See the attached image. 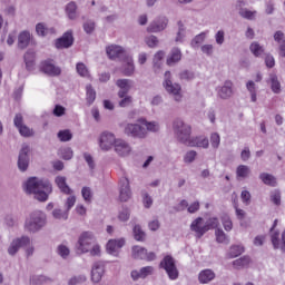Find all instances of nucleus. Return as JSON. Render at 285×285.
Instances as JSON below:
<instances>
[{"mask_svg":"<svg viewBox=\"0 0 285 285\" xmlns=\"http://www.w3.org/2000/svg\"><path fill=\"white\" fill-rule=\"evenodd\" d=\"M106 52H107L109 59H111V60L126 59V57H128L126 49H124V47L117 46V45H111V46L107 47Z\"/></svg>","mask_w":285,"mask_h":285,"instance_id":"ddd939ff","label":"nucleus"},{"mask_svg":"<svg viewBox=\"0 0 285 285\" xmlns=\"http://www.w3.org/2000/svg\"><path fill=\"white\" fill-rule=\"evenodd\" d=\"M95 242L97 239L95 238V234L90 232H85L79 236L78 244H77V250L80 253V255H83V253H90V248H92Z\"/></svg>","mask_w":285,"mask_h":285,"instance_id":"7ed1b4c3","label":"nucleus"},{"mask_svg":"<svg viewBox=\"0 0 285 285\" xmlns=\"http://www.w3.org/2000/svg\"><path fill=\"white\" fill-rule=\"evenodd\" d=\"M30 167V146L23 145L18 156V170L26 173Z\"/></svg>","mask_w":285,"mask_h":285,"instance_id":"1a4fd4ad","label":"nucleus"},{"mask_svg":"<svg viewBox=\"0 0 285 285\" xmlns=\"http://www.w3.org/2000/svg\"><path fill=\"white\" fill-rule=\"evenodd\" d=\"M52 217L53 219L66 222L68 219V209L63 210V209L56 208L52 210Z\"/></svg>","mask_w":285,"mask_h":285,"instance_id":"de8ad7c7","label":"nucleus"},{"mask_svg":"<svg viewBox=\"0 0 285 285\" xmlns=\"http://www.w3.org/2000/svg\"><path fill=\"white\" fill-rule=\"evenodd\" d=\"M138 121L142 124L147 135L148 132H159V125L156 121H147L144 118H140Z\"/></svg>","mask_w":285,"mask_h":285,"instance_id":"f704fd0d","label":"nucleus"},{"mask_svg":"<svg viewBox=\"0 0 285 285\" xmlns=\"http://www.w3.org/2000/svg\"><path fill=\"white\" fill-rule=\"evenodd\" d=\"M166 92L170 95L177 104L184 99V95H181V85L177 82H173L170 71L165 72V80L163 83Z\"/></svg>","mask_w":285,"mask_h":285,"instance_id":"f03ea898","label":"nucleus"},{"mask_svg":"<svg viewBox=\"0 0 285 285\" xmlns=\"http://www.w3.org/2000/svg\"><path fill=\"white\" fill-rule=\"evenodd\" d=\"M52 194V184L48 178H40L37 181V199L38 202H48V197Z\"/></svg>","mask_w":285,"mask_h":285,"instance_id":"20e7f679","label":"nucleus"},{"mask_svg":"<svg viewBox=\"0 0 285 285\" xmlns=\"http://www.w3.org/2000/svg\"><path fill=\"white\" fill-rule=\"evenodd\" d=\"M40 70L48 77H61V67L55 65V60L48 59L40 63Z\"/></svg>","mask_w":285,"mask_h":285,"instance_id":"9d476101","label":"nucleus"},{"mask_svg":"<svg viewBox=\"0 0 285 285\" xmlns=\"http://www.w3.org/2000/svg\"><path fill=\"white\" fill-rule=\"evenodd\" d=\"M35 40L32 39V35L30 31H21L18 36V48L20 50H26L29 46H32Z\"/></svg>","mask_w":285,"mask_h":285,"instance_id":"aec40b11","label":"nucleus"},{"mask_svg":"<svg viewBox=\"0 0 285 285\" xmlns=\"http://www.w3.org/2000/svg\"><path fill=\"white\" fill-rule=\"evenodd\" d=\"M59 155H60L61 159H65L66 161H70V159H72L75 153L72 151V148L63 147V148H60Z\"/></svg>","mask_w":285,"mask_h":285,"instance_id":"09e8293b","label":"nucleus"},{"mask_svg":"<svg viewBox=\"0 0 285 285\" xmlns=\"http://www.w3.org/2000/svg\"><path fill=\"white\" fill-rule=\"evenodd\" d=\"M236 176L240 179H247V177H250V167L246 165H239L236 168Z\"/></svg>","mask_w":285,"mask_h":285,"instance_id":"ea45409f","label":"nucleus"},{"mask_svg":"<svg viewBox=\"0 0 285 285\" xmlns=\"http://www.w3.org/2000/svg\"><path fill=\"white\" fill-rule=\"evenodd\" d=\"M104 273H105L104 263L96 262L91 268V281L95 284H99L101 282V278L104 277Z\"/></svg>","mask_w":285,"mask_h":285,"instance_id":"4be33fe9","label":"nucleus"},{"mask_svg":"<svg viewBox=\"0 0 285 285\" xmlns=\"http://www.w3.org/2000/svg\"><path fill=\"white\" fill-rule=\"evenodd\" d=\"M246 89L250 95V99L253 104H255V101H257V85H255V81L253 80L247 81Z\"/></svg>","mask_w":285,"mask_h":285,"instance_id":"a19ab883","label":"nucleus"},{"mask_svg":"<svg viewBox=\"0 0 285 285\" xmlns=\"http://www.w3.org/2000/svg\"><path fill=\"white\" fill-rule=\"evenodd\" d=\"M272 244L274 248H282L285 252V232L282 233V242H279V232L272 234Z\"/></svg>","mask_w":285,"mask_h":285,"instance_id":"72a5a7b5","label":"nucleus"},{"mask_svg":"<svg viewBox=\"0 0 285 285\" xmlns=\"http://www.w3.org/2000/svg\"><path fill=\"white\" fill-rule=\"evenodd\" d=\"M250 264V257L244 256L234 261L235 268H246Z\"/></svg>","mask_w":285,"mask_h":285,"instance_id":"3c124183","label":"nucleus"},{"mask_svg":"<svg viewBox=\"0 0 285 285\" xmlns=\"http://www.w3.org/2000/svg\"><path fill=\"white\" fill-rule=\"evenodd\" d=\"M197 159V153L195 150H188L184 155V164H193Z\"/></svg>","mask_w":285,"mask_h":285,"instance_id":"6e6d98bb","label":"nucleus"},{"mask_svg":"<svg viewBox=\"0 0 285 285\" xmlns=\"http://www.w3.org/2000/svg\"><path fill=\"white\" fill-rule=\"evenodd\" d=\"M86 282V275H78L73 276L69 279L68 284L69 285H77V284H83Z\"/></svg>","mask_w":285,"mask_h":285,"instance_id":"774afa93","label":"nucleus"},{"mask_svg":"<svg viewBox=\"0 0 285 285\" xmlns=\"http://www.w3.org/2000/svg\"><path fill=\"white\" fill-rule=\"evenodd\" d=\"M115 153L119 157H128L130 153H132V147H130V144H128L126 140L118 139L116 141V145H114Z\"/></svg>","mask_w":285,"mask_h":285,"instance_id":"a211bd4d","label":"nucleus"},{"mask_svg":"<svg viewBox=\"0 0 285 285\" xmlns=\"http://www.w3.org/2000/svg\"><path fill=\"white\" fill-rule=\"evenodd\" d=\"M173 130L179 144H184V146L190 144V139H193V137H190L193 128L190 125L184 122L181 118H176L173 121Z\"/></svg>","mask_w":285,"mask_h":285,"instance_id":"f257e3e1","label":"nucleus"},{"mask_svg":"<svg viewBox=\"0 0 285 285\" xmlns=\"http://www.w3.org/2000/svg\"><path fill=\"white\" fill-rule=\"evenodd\" d=\"M187 146H189V148L208 149V147L210 146V141L208 140V138L204 136H197V137H191Z\"/></svg>","mask_w":285,"mask_h":285,"instance_id":"b1692460","label":"nucleus"},{"mask_svg":"<svg viewBox=\"0 0 285 285\" xmlns=\"http://www.w3.org/2000/svg\"><path fill=\"white\" fill-rule=\"evenodd\" d=\"M206 40V32L197 35L190 42L191 48H199L200 43H204Z\"/></svg>","mask_w":285,"mask_h":285,"instance_id":"864d4df0","label":"nucleus"},{"mask_svg":"<svg viewBox=\"0 0 285 285\" xmlns=\"http://www.w3.org/2000/svg\"><path fill=\"white\" fill-rule=\"evenodd\" d=\"M179 61H181V50L179 48H173L167 58V66H175Z\"/></svg>","mask_w":285,"mask_h":285,"instance_id":"c756f323","label":"nucleus"},{"mask_svg":"<svg viewBox=\"0 0 285 285\" xmlns=\"http://www.w3.org/2000/svg\"><path fill=\"white\" fill-rule=\"evenodd\" d=\"M76 70H77V73L80 76V77H85L87 79H90V70L88 69V67L86 66V63L83 62H78L76 65Z\"/></svg>","mask_w":285,"mask_h":285,"instance_id":"37998d69","label":"nucleus"},{"mask_svg":"<svg viewBox=\"0 0 285 285\" xmlns=\"http://www.w3.org/2000/svg\"><path fill=\"white\" fill-rule=\"evenodd\" d=\"M224 229L228 233L233 230V220H230V217L228 215H224L222 217Z\"/></svg>","mask_w":285,"mask_h":285,"instance_id":"69168bd1","label":"nucleus"},{"mask_svg":"<svg viewBox=\"0 0 285 285\" xmlns=\"http://www.w3.org/2000/svg\"><path fill=\"white\" fill-rule=\"evenodd\" d=\"M145 43L148 48H157L159 46V38L157 36H147L145 37Z\"/></svg>","mask_w":285,"mask_h":285,"instance_id":"603ef678","label":"nucleus"},{"mask_svg":"<svg viewBox=\"0 0 285 285\" xmlns=\"http://www.w3.org/2000/svg\"><path fill=\"white\" fill-rule=\"evenodd\" d=\"M86 92H87V102L89 106H92L95 104V99H97V91L95 88H92V85L86 86Z\"/></svg>","mask_w":285,"mask_h":285,"instance_id":"c03bdc74","label":"nucleus"},{"mask_svg":"<svg viewBox=\"0 0 285 285\" xmlns=\"http://www.w3.org/2000/svg\"><path fill=\"white\" fill-rule=\"evenodd\" d=\"M124 61V75L130 77L135 72V61L130 57V55L125 56Z\"/></svg>","mask_w":285,"mask_h":285,"instance_id":"7c9ffc66","label":"nucleus"},{"mask_svg":"<svg viewBox=\"0 0 285 285\" xmlns=\"http://www.w3.org/2000/svg\"><path fill=\"white\" fill-rule=\"evenodd\" d=\"M215 279V272L213 269H204L198 275V282L200 284H208Z\"/></svg>","mask_w":285,"mask_h":285,"instance_id":"473e14b6","label":"nucleus"},{"mask_svg":"<svg viewBox=\"0 0 285 285\" xmlns=\"http://www.w3.org/2000/svg\"><path fill=\"white\" fill-rule=\"evenodd\" d=\"M37 35L38 37H42V39H46V37L55 35V28L48 27V24L40 22L37 24Z\"/></svg>","mask_w":285,"mask_h":285,"instance_id":"c85d7f7f","label":"nucleus"},{"mask_svg":"<svg viewBox=\"0 0 285 285\" xmlns=\"http://www.w3.org/2000/svg\"><path fill=\"white\" fill-rule=\"evenodd\" d=\"M77 2L71 1L66 6V14L70 21H75L77 19Z\"/></svg>","mask_w":285,"mask_h":285,"instance_id":"e433bc0d","label":"nucleus"},{"mask_svg":"<svg viewBox=\"0 0 285 285\" xmlns=\"http://www.w3.org/2000/svg\"><path fill=\"white\" fill-rule=\"evenodd\" d=\"M155 273V267L153 266H146L140 268V279H146L149 275H153Z\"/></svg>","mask_w":285,"mask_h":285,"instance_id":"0e129e2a","label":"nucleus"},{"mask_svg":"<svg viewBox=\"0 0 285 285\" xmlns=\"http://www.w3.org/2000/svg\"><path fill=\"white\" fill-rule=\"evenodd\" d=\"M81 195L87 204L92 202V189L90 187H82Z\"/></svg>","mask_w":285,"mask_h":285,"instance_id":"680f3d73","label":"nucleus"},{"mask_svg":"<svg viewBox=\"0 0 285 285\" xmlns=\"http://www.w3.org/2000/svg\"><path fill=\"white\" fill-rule=\"evenodd\" d=\"M48 224V218L46 216V213L43 212H38V217H37V228H43Z\"/></svg>","mask_w":285,"mask_h":285,"instance_id":"bf43d9fd","label":"nucleus"},{"mask_svg":"<svg viewBox=\"0 0 285 285\" xmlns=\"http://www.w3.org/2000/svg\"><path fill=\"white\" fill-rule=\"evenodd\" d=\"M22 190L26 195L33 196L37 199V177H29L22 184Z\"/></svg>","mask_w":285,"mask_h":285,"instance_id":"6ab92c4d","label":"nucleus"},{"mask_svg":"<svg viewBox=\"0 0 285 285\" xmlns=\"http://www.w3.org/2000/svg\"><path fill=\"white\" fill-rule=\"evenodd\" d=\"M13 125L18 129L21 137H32L35 130L23 124V115L17 114L13 118Z\"/></svg>","mask_w":285,"mask_h":285,"instance_id":"f8f14e48","label":"nucleus"},{"mask_svg":"<svg viewBox=\"0 0 285 285\" xmlns=\"http://www.w3.org/2000/svg\"><path fill=\"white\" fill-rule=\"evenodd\" d=\"M118 106L120 108H128V106H131L132 104V96H128V94L125 95V97H119Z\"/></svg>","mask_w":285,"mask_h":285,"instance_id":"4d7b16f0","label":"nucleus"},{"mask_svg":"<svg viewBox=\"0 0 285 285\" xmlns=\"http://www.w3.org/2000/svg\"><path fill=\"white\" fill-rule=\"evenodd\" d=\"M23 59L27 70H35L37 66V51L35 49L27 50Z\"/></svg>","mask_w":285,"mask_h":285,"instance_id":"5701e85b","label":"nucleus"},{"mask_svg":"<svg viewBox=\"0 0 285 285\" xmlns=\"http://www.w3.org/2000/svg\"><path fill=\"white\" fill-rule=\"evenodd\" d=\"M215 236H216V242L217 244H229V239L228 236L226 235V233H224V229L222 228H217L215 230Z\"/></svg>","mask_w":285,"mask_h":285,"instance_id":"a18cd8bd","label":"nucleus"},{"mask_svg":"<svg viewBox=\"0 0 285 285\" xmlns=\"http://www.w3.org/2000/svg\"><path fill=\"white\" fill-rule=\"evenodd\" d=\"M205 228H207V230H213L216 228H219V219L217 218H209L206 224H205Z\"/></svg>","mask_w":285,"mask_h":285,"instance_id":"e2e57ef3","label":"nucleus"},{"mask_svg":"<svg viewBox=\"0 0 285 285\" xmlns=\"http://www.w3.org/2000/svg\"><path fill=\"white\" fill-rule=\"evenodd\" d=\"M131 257L134 259H145L146 262H155L157 259V254H155V252H148L146 247L135 245L131 247Z\"/></svg>","mask_w":285,"mask_h":285,"instance_id":"0eeeda50","label":"nucleus"},{"mask_svg":"<svg viewBox=\"0 0 285 285\" xmlns=\"http://www.w3.org/2000/svg\"><path fill=\"white\" fill-rule=\"evenodd\" d=\"M57 137L60 141H70L72 139V132L69 129L60 130Z\"/></svg>","mask_w":285,"mask_h":285,"instance_id":"13d9d810","label":"nucleus"},{"mask_svg":"<svg viewBox=\"0 0 285 285\" xmlns=\"http://www.w3.org/2000/svg\"><path fill=\"white\" fill-rule=\"evenodd\" d=\"M118 219L120 222H128V219H130V209L122 208V210L119 212Z\"/></svg>","mask_w":285,"mask_h":285,"instance_id":"338daca9","label":"nucleus"},{"mask_svg":"<svg viewBox=\"0 0 285 285\" xmlns=\"http://www.w3.org/2000/svg\"><path fill=\"white\" fill-rule=\"evenodd\" d=\"M234 83L230 80H225L222 86L216 88L217 97L223 100H228L235 95Z\"/></svg>","mask_w":285,"mask_h":285,"instance_id":"9b49d317","label":"nucleus"},{"mask_svg":"<svg viewBox=\"0 0 285 285\" xmlns=\"http://www.w3.org/2000/svg\"><path fill=\"white\" fill-rule=\"evenodd\" d=\"M164 57H166V52L164 51H158L154 56L153 70L156 75H159V72H161V67L164 66Z\"/></svg>","mask_w":285,"mask_h":285,"instance_id":"cd10ccee","label":"nucleus"},{"mask_svg":"<svg viewBox=\"0 0 285 285\" xmlns=\"http://www.w3.org/2000/svg\"><path fill=\"white\" fill-rule=\"evenodd\" d=\"M127 137H134L135 139H146L148 137V131L146 127L139 124H127L124 129Z\"/></svg>","mask_w":285,"mask_h":285,"instance_id":"39448f33","label":"nucleus"},{"mask_svg":"<svg viewBox=\"0 0 285 285\" xmlns=\"http://www.w3.org/2000/svg\"><path fill=\"white\" fill-rule=\"evenodd\" d=\"M160 268L166 271L169 279H177V277H179V271H177L175 258H173L170 255L164 257V259L160 262Z\"/></svg>","mask_w":285,"mask_h":285,"instance_id":"423d86ee","label":"nucleus"},{"mask_svg":"<svg viewBox=\"0 0 285 285\" xmlns=\"http://www.w3.org/2000/svg\"><path fill=\"white\" fill-rule=\"evenodd\" d=\"M185 37H186V27L184 26V22L178 21V32L175 38L176 43H183Z\"/></svg>","mask_w":285,"mask_h":285,"instance_id":"49530a36","label":"nucleus"},{"mask_svg":"<svg viewBox=\"0 0 285 285\" xmlns=\"http://www.w3.org/2000/svg\"><path fill=\"white\" fill-rule=\"evenodd\" d=\"M239 17L243 19H247L248 21L255 20V17H257V11H250L247 8H240V11H238Z\"/></svg>","mask_w":285,"mask_h":285,"instance_id":"79ce46f5","label":"nucleus"},{"mask_svg":"<svg viewBox=\"0 0 285 285\" xmlns=\"http://www.w3.org/2000/svg\"><path fill=\"white\" fill-rule=\"evenodd\" d=\"M96 26H97V23L95 22V20L87 19V20H85L82 28H83L86 35H92V32H95Z\"/></svg>","mask_w":285,"mask_h":285,"instance_id":"8fccbe9b","label":"nucleus"},{"mask_svg":"<svg viewBox=\"0 0 285 285\" xmlns=\"http://www.w3.org/2000/svg\"><path fill=\"white\" fill-rule=\"evenodd\" d=\"M219 144H222V138L219 137V135L217 132H213L210 135V145L212 148H214L215 150H217V148H219Z\"/></svg>","mask_w":285,"mask_h":285,"instance_id":"052dcab7","label":"nucleus"},{"mask_svg":"<svg viewBox=\"0 0 285 285\" xmlns=\"http://www.w3.org/2000/svg\"><path fill=\"white\" fill-rule=\"evenodd\" d=\"M190 230L196 233V237L198 238L204 237V234L208 233V228L206 227V225H204V218L202 217L196 218L190 225Z\"/></svg>","mask_w":285,"mask_h":285,"instance_id":"412c9836","label":"nucleus"},{"mask_svg":"<svg viewBox=\"0 0 285 285\" xmlns=\"http://www.w3.org/2000/svg\"><path fill=\"white\" fill-rule=\"evenodd\" d=\"M75 43V38H72V32H66L61 38L56 40V48H70Z\"/></svg>","mask_w":285,"mask_h":285,"instance_id":"a878e982","label":"nucleus"},{"mask_svg":"<svg viewBox=\"0 0 285 285\" xmlns=\"http://www.w3.org/2000/svg\"><path fill=\"white\" fill-rule=\"evenodd\" d=\"M131 197L132 190H130V180H128V178H121L119 188L120 202H128Z\"/></svg>","mask_w":285,"mask_h":285,"instance_id":"4468645a","label":"nucleus"},{"mask_svg":"<svg viewBox=\"0 0 285 285\" xmlns=\"http://www.w3.org/2000/svg\"><path fill=\"white\" fill-rule=\"evenodd\" d=\"M117 137H115V134L110 131H102L99 136V147L100 150H104L105 153H108V150L112 149V146L117 144Z\"/></svg>","mask_w":285,"mask_h":285,"instance_id":"6e6552de","label":"nucleus"},{"mask_svg":"<svg viewBox=\"0 0 285 285\" xmlns=\"http://www.w3.org/2000/svg\"><path fill=\"white\" fill-rule=\"evenodd\" d=\"M55 184L65 195H72V189L68 186L66 176H57L55 178Z\"/></svg>","mask_w":285,"mask_h":285,"instance_id":"bb28decb","label":"nucleus"},{"mask_svg":"<svg viewBox=\"0 0 285 285\" xmlns=\"http://www.w3.org/2000/svg\"><path fill=\"white\" fill-rule=\"evenodd\" d=\"M126 245V239L119 238V239H110L107 243V253L109 255H114V257H117L119 255V250L124 248Z\"/></svg>","mask_w":285,"mask_h":285,"instance_id":"dca6fc26","label":"nucleus"},{"mask_svg":"<svg viewBox=\"0 0 285 285\" xmlns=\"http://www.w3.org/2000/svg\"><path fill=\"white\" fill-rule=\"evenodd\" d=\"M26 246H30V237L22 236L21 238H16L9 246L8 253L9 255H17L19 248H23Z\"/></svg>","mask_w":285,"mask_h":285,"instance_id":"2eb2a0df","label":"nucleus"},{"mask_svg":"<svg viewBox=\"0 0 285 285\" xmlns=\"http://www.w3.org/2000/svg\"><path fill=\"white\" fill-rule=\"evenodd\" d=\"M269 83L273 92H275L276 95H279V92H282V83H279L276 75H269Z\"/></svg>","mask_w":285,"mask_h":285,"instance_id":"58836bf2","label":"nucleus"},{"mask_svg":"<svg viewBox=\"0 0 285 285\" xmlns=\"http://www.w3.org/2000/svg\"><path fill=\"white\" fill-rule=\"evenodd\" d=\"M166 28H168V18L159 17L148 26L147 32H161Z\"/></svg>","mask_w":285,"mask_h":285,"instance_id":"f3484780","label":"nucleus"},{"mask_svg":"<svg viewBox=\"0 0 285 285\" xmlns=\"http://www.w3.org/2000/svg\"><path fill=\"white\" fill-rule=\"evenodd\" d=\"M116 86L119 87L118 97H126L132 88V80L130 79H118Z\"/></svg>","mask_w":285,"mask_h":285,"instance_id":"393cba45","label":"nucleus"},{"mask_svg":"<svg viewBox=\"0 0 285 285\" xmlns=\"http://www.w3.org/2000/svg\"><path fill=\"white\" fill-rule=\"evenodd\" d=\"M259 179L265 184V186H277V178L275 176L268 174V173H262L259 174Z\"/></svg>","mask_w":285,"mask_h":285,"instance_id":"c9c22d12","label":"nucleus"},{"mask_svg":"<svg viewBox=\"0 0 285 285\" xmlns=\"http://www.w3.org/2000/svg\"><path fill=\"white\" fill-rule=\"evenodd\" d=\"M27 233H37V214H31L24 222Z\"/></svg>","mask_w":285,"mask_h":285,"instance_id":"2f4dec72","label":"nucleus"},{"mask_svg":"<svg viewBox=\"0 0 285 285\" xmlns=\"http://www.w3.org/2000/svg\"><path fill=\"white\" fill-rule=\"evenodd\" d=\"M249 50L255 57H261L264 53V47H262L258 42H253Z\"/></svg>","mask_w":285,"mask_h":285,"instance_id":"5fc2aeb1","label":"nucleus"},{"mask_svg":"<svg viewBox=\"0 0 285 285\" xmlns=\"http://www.w3.org/2000/svg\"><path fill=\"white\" fill-rule=\"evenodd\" d=\"M132 233L136 242H146V232H144L141 225H135L132 228Z\"/></svg>","mask_w":285,"mask_h":285,"instance_id":"4c0bfd02","label":"nucleus"}]
</instances>
